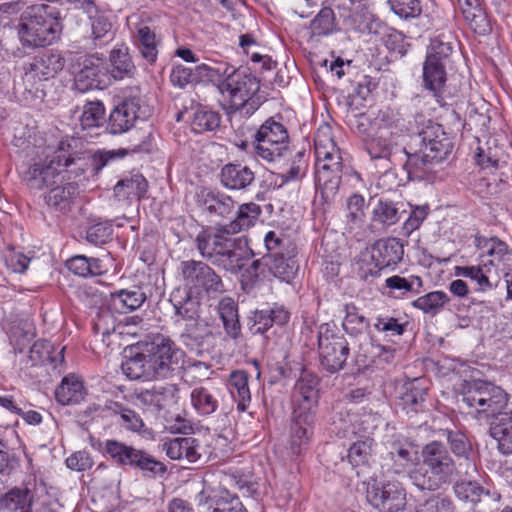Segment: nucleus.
<instances>
[{"instance_id": "obj_1", "label": "nucleus", "mask_w": 512, "mask_h": 512, "mask_svg": "<svg viewBox=\"0 0 512 512\" xmlns=\"http://www.w3.org/2000/svg\"><path fill=\"white\" fill-rule=\"evenodd\" d=\"M462 402L476 413L478 419L495 416L490 435L503 455L512 454V412L500 411L508 402L507 393L499 386L483 380L464 381L461 384Z\"/></svg>"}, {"instance_id": "obj_2", "label": "nucleus", "mask_w": 512, "mask_h": 512, "mask_svg": "<svg viewBox=\"0 0 512 512\" xmlns=\"http://www.w3.org/2000/svg\"><path fill=\"white\" fill-rule=\"evenodd\" d=\"M314 154L316 188L314 203L324 206L330 204L337 196L343 173H351L357 179L359 175L352 170L347 154L334 140L329 125L318 128L314 138Z\"/></svg>"}, {"instance_id": "obj_3", "label": "nucleus", "mask_w": 512, "mask_h": 512, "mask_svg": "<svg viewBox=\"0 0 512 512\" xmlns=\"http://www.w3.org/2000/svg\"><path fill=\"white\" fill-rule=\"evenodd\" d=\"M194 82H210L222 96L223 107L229 112L252 114L255 111L252 97L259 90L255 76L236 69L228 63L215 66L199 64L192 69Z\"/></svg>"}, {"instance_id": "obj_4", "label": "nucleus", "mask_w": 512, "mask_h": 512, "mask_svg": "<svg viewBox=\"0 0 512 512\" xmlns=\"http://www.w3.org/2000/svg\"><path fill=\"white\" fill-rule=\"evenodd\" d=\"M453 149L451 137L442 125L431 120L412 136L407 155L409 174L420 180L433 182L436 179L435 165L444 160Z\"/></svg>"}, {"instance_id": "obj_5", "label": "nucleus", "mask_w": 512, "mask_h": 512, "mask_svg": "<svg viewBox=\"0 0 512 512\" xmlns=\"http://www.w3.org/2000/svg\"><path fill=\"white\" fill-rule=\"evenodd\" d=\"M225 225L204 229L196 236L200 255L213 265L238 275L248 261L254 257L244 236H234Z\"/></svg>"}, {"instance_id": "obj_6", "label": "nucleus", "mask_w": 512, "mask_h": 512, "mask_svg": "<svg viewBox=\"0 0 512 512\" xmlns=\"http://www.w3.org/2000/svg\"><path fill=\"white\" fill-rule=\"evenodd\" d=\"M59 10L47 4H31L22 13L17 34L24 47L38 48L53 44L60 37Z\"/></svg>"}, {"instance_id": "obj_7", "label": "nucleus", "mask_w": 512, "mask_h": 512, "mask_svg": "<svg viewBox=\"0 0 512 512\" xmlns=\"http://www.w3.org/2000/svg\"><path fill=\"white\" fill-rule=\"evenodd\" d=\"M73 162L71 146L67 140H62L56 147L44 148L23 173V178L37 189L50 187L56 184V179Z\"/></svg>"}, {"instance_id": "obj_8", "label": "nucleus", "mask_w": 512, "mask_h": 512, "mask_svg": "<svg viewBox=\"0 0 512 512\" xmlns=\"http://www.w3.org/2000/svg\"><path fill=\"white\" fill-rule=\"evenodd\" d=\"M422 467L411 475L412 484L421 491H435L449 482L456 466L446 447L437 441L427 444L422 450Z\"/></svg>"}, {"instance_id": "obj_9", "label": "nucleus", "mask_w": 512, "mask_h": 512, "mask_svg": "<svg viewBox=\"0 0 512 512\" xmlns=\"http://www.w3.org/2000/svg\"><path fill=\"white\" fill-rule=\"evenodd\" d=\"M383 444L386 449L383 468H386L387 472L411 480V475L418 471L420 465L418 445L400 433L386 435Z\"/></svg>"}, {"instance_id": "obj_10", "label": "nucleus", "mask_w": 512, "mask_h": 512, "mask_svg": "<svg viewBox=\"0 0 512 512\" xmlns=\"http://www.w3.org/2000/svg\"><path fill=\"white\" fill-rule=\"evenodd\" d=\"M318 355L324 370H341L350 354L349 343L334 323H323L318 328Z\"/></svg>"}, {"instance_id": "obj_11", "label": "nucleus", "mask_w": 512, "mask_h": 512, "mask_svg": "<svg viewBox=\"0 0 512 512\" xmlns=\"http://www.w3.org/2000/svg\"><path fill=\"white\" fill-rule=\"evenodd\" d=\"M104 452L117 464L139 469L144 476L154 477L166 472V466L148 452L117 440H106Z\"/></svg>"}, {"instance_id": "obj_12", "label": "nucleus", "mask_w": 512, "mask_h": 512, "mask_svg": "<svg viewBox=\"0 0 512 512\" xmlns=\"http://www.w3.org/2000/svg\"><path fill=\"white\" fill-rule=\"evenodd\" d=\"M476 162L479 166V171L475 176L472 184V189L475 193L482 197L497 194L502 191L506 182L499 178V181L494 175V172L503 168L507 161L497 149L488 148L485 153L482 149L476 154Z\"/></svg>"}, {"instance_id": "obj_13", "label": "nucleus", "mask_w": 512, "mask_h": 512, "mask_svg": "<svg viewBox=\"0 0 512 512\" xmlns=\"http://www.w3.org/2000/svg\"><path fill=\"white\" fill-rule=\"evenodd\" d=\"M153 380L166 378L173 370L179 367L183 351L176 344L164 337H157L152 343L144 347Z\"/></svg>"}, {"instance_id": "obj_14", "label": "nucleus", "mask_w": 512, "mask_h": 512, "mask_svg": "<svg viewBox=\"0 0 512 512\" xmlns=\"http://www.w3.org/2000/svg\"><path fill=\"white\" fill-rule=\"evenodd\" d=\"M179 269L185 288L191 292L218 294L225 290L220 276L202 261H182Z\"/></svg>"}, {"instance_id": "obj_15", "label": "nucleus", "mask_w": 512, "mask_h": 512, "mask_svg": "<svg viewBox=\"0 0 512 512\" xmlns=\"http://www.w3.org/2000/svg\"><path fill=\"white\" fill-rule=\"evenodd\" d=\"M407 493L398 481L373 480L367 487V501L381 512H400L407 505Z\"/></svg>"}, {"instance_id": "obj_16", "label": "nucleus", "mask_w": 512, "mask_h": 512, "mask_svg": "<svg viewBox=\"0 0 512 512\" xmlns=\"http://www.w3.org/2000/svg\"><path fill=\"white\" fill-rule=\"evenodd\" d=\"M357 121V129L360 133L367 131V123L372 131L387 134L392 138H399L406 131L404 118L398 111L388 107L361 114Z\"/></svg>"}, {"instance_id": "obj_17", "label": "nucleus", "mask_w": 512, "mask_h": 512, "mask_svg": "<svg viewBox=\"0 0 512 512\" xmlns=\"http://www.w3.org/2000/svg\"><path fill=\"white\" fill-rule=\"evenodd\" d=\"M319 386V378L315 374L304 370L296 380L292 390V413L317 415Z\"/></svg>"}, {"instance_id": "obj_18", "label": "nucleus", "mask_w": 512, "mask_h": 512, "mask_svg": "<svg viewBox=\"0 0 512 512\" xmlns=\"http://www.w3.org/2000/svg\"><path fill=\"white\" fill-rule=\"evenodd\" d=\"M382 423L380 414L371 410L362 409V412L356 410H347L340 412L338 419L334 421L337 434L341 437L352 435H369Z\"/></svg>"}, {"instance_id": "obj_19", "label": "nucleus", "mask_w": 512, "mask_h": 512, "mask_svg": "<svg viewBox=\"0 0 512 512\" xmlns=\"http://www.w3.org/2000/svg\"><path fill=\"white\" fill-rule=\"evenodd\" d=\"M75 4L88 15L91 26L90 38L95 46H102L113 40L115 30L110 15L99 8L96 0H75Z\"/></svg>"}, {"instance_id": "obj_20", "label": "nucleus", "mask_w": 512, "mask_h": 512, "mask_svg": "<svg viewBox=\"0 0 512 512\" xmlns=\"http://www.w3.org/2000/svg\"><path fill=\"white\" fill-rule=\"evenodd\" d=\"M65 65L64 58L57 51L48 50L36 55L25 65L24 81L34 86L53 78Z\"/></svg>"}, {"instance_id": "obj_21", "label": "nucleus", "mask_w": 512, "mask_h": 512, "mask_svg": "<svg viewBox=\"0 0 512 512\" xmlns=\"http://www.w3.org/2000/svg\"><path fill=\"white\" fill-rule=\"evenodd\" d=\"M476 246L480 251L479 260L491 270L504 273L512 267V251L504 241L496 237H479Z\"/></svg>"}, {"instance_id": "obj_22", "label": "nucleus", "mask_w": 512, "mask_h": 512, "mask_svg": "<svg viewBox=\"0 0 512 512\" xmlns=\"http://www.w3.org/2000/svg\"><path fill=\"white\" fill-rule=\"evenodd\" d=\"M316 415L292 413L289 450L292 456L304 455L314 435Z\"/></svg>"}, {"instance_id": "obj_23", "label": "nucleus", "mask_w": 512, "mask_h": 512, "mask_svg": "<svg viewBox=\"0 0 512 512\" xmlns=\"http://www.w3.org/2000/svg\"><path fill=\"white\" fill-rule=\"evenodd\" d=\"M140 118L138 98H126L117 104L110 113L108 129L112 134H122L130 130Z\"/></svg>"}, {"instance_id": "obj_24", "label": "nucleus", "mask_w": 512, "mask_h": 512, "mask_svg": "<svg viewBox=\"0 0 512 512\" xmlns=\"http://www.w3.org/2000/svg\"><path fill=\"white\" fill-rule=\"evenodd\" d=\"M162 450L169 459L188 463H195L202 456L199 440L194 437L165 438L162 440Z\"/></svg>"}, {"instance_id": "obj_25", "label": "nucleus", "mask_w": 512, "mask_h": 512, "mask_svg": "<svg viewBox=\"0 0 512 512\" xmlns=\"http://www.w3.org/2000/svg\"><path fill=\"white\" fill-rule=\"evenodd\" d=\"M198 505L206 507L209 512H247L239 497L226 489L202 491L197 496Z\"/></svg>"}, {"instance_id": "obj_26", "label": "nucleus", "mask_w": 512, "mask_h": 512, "mask_svg": "<svg viewBox=\"0 0 512 512\" xmlns=\"http://www.w3.org/2000/svg\"><path fill=\"white\" fill-rule=\"evenodd\" d=\"M104 70L100 58L94 56L85 58L82 68L75 76V88L82 93L101 88L106 76Z\"/></svg>"}, {"instance_id": "obj_27", "label": "nucleus", "mask_w": 512, "mask_h": 512, "mask_svg": "<svg viewBox=\"0 0 512 512\" xmlns=\"http://www.w3.org/2000/svg\"><path fill=\"white\" fill-rule=\"evenodd\" d=\"M404 255L403 245L397 238L381 239L372 248V260L379 269H394Z\"/></svg>"}, {"instance_id": "obj_28", "label": "nucleus", "mask_w": 512, "mask_h": 512, "mask_svg": "<svg viewBox=\"0 0 512 512\" xmlns=\"http://www.w3.org/2000/svg\"><path fill=\"white\" fill-rule=\"evenodd\" d=\"M254 181V171L242 163H228L221 168L220 183L228 190H246Z\"/></svg>"}, {"instance_id": "obj_29", "label": "nucleus", "mask_w": 512, "mask_h": 512, "mask_svg": "<svg viewBox=\"0 0 512 512\" xmlns=\"http://www.w3.org/2000/svg\"><path fill=\"white\" fill-rule=\"evenodd\" d=\"M178 388L174 384L154 385L150 389L141 391L138 398L147 407L161 411L177 403Z\"/></svg>"}, {"instance_id": "obj_30", "label": "nucleus", "mask_w": 512, "mask_h": 512, "mask_svg": "<svg viewBox=\"0 0 512 512\" xmlns=\"http://www.w3.org/2000/svg\"><path fill=\"white\" fill-rule=\"evenodd\" d=\"M190 403L198 416H210L219 408V391L213 387L195 386L190 392Z\"/></svg>"}, {"instance_id": "obj_31", "label": "nucleus", "mask_w": 512, "mask_h": 512, "mask_svg": "<svg viewBox=\"0 0 512 512\" xmlns=\"http://www.w3.org/2000/svg\"><path fill=\"white\" fill-rule=\"evenodd\" d=\"M198 203L203 210L221 217L228 216L235 207L231 196L210 189H202L198 193Z\"/></svg>"}, {"instance_id": "obj_32", "label": "nucleus", "mask_w": 512, "mask_h": 512, "mask_svg": "<svg viewBox=\"0 0 512 512\" xmlns=\"http://www.w3.org/2000/svg\"><path fill=\"white\" fill-rule=\"evenodd\" d=\"M446 82L445 65L440 62H433L432 59L425 60L423 64L424 87L433 93V97L439 106L444 105L441 96L442 89Z\"/></svg>"}, {"instance_id": "obj_33", "label": "nucleus", "mask_w": 512, "mask_h": 512, "mask_svg": "<svg viewBox=\"0 0 512 512\" xmlns=\"http://www.w3.org/2000/svg\"><path fill=\"white\" fill-rule=\"evenodd\" d=\"M86 395L82 379L75 374L65 376L55 390V398L61 405L78 404Z\"/></svg>"}, {"instance_id": "obj_34", "label": "nucleus", "mask_w": 512, "mask_h": 512, "mask_svg": "<svg viewBox=\"0 0 512 512\" xmlns=\"http://www.w3.org/2000/svg\"><path fill=\"white\" fill-rule=\"evenodd\" d=\"M227 386L231 397L237 404V410L240 412L247 411L251 403L248 373L244 370L232 371Z\"/></svg>"}, {"instance_id": "obj_35", "label": "nucleus", "mask_w": 512, "mask_h": 512, "mask_svg": "<svg viewBox=\"0 0 512 512\" xmlns=\"http://www.w3.org/2000/svg\"><path fill=\"white\" fill-rule=\"evenodd\" d=\"M268 271L282 282L290 283L297 275L299 266L294 256L275 253L264 258Z\"/></svg>"}, {"instance_id": "obj_36", "label": "nucleus", "mask_w": 512, "mask_h": 512, "mask_svg": "<svg viewBox=\"0 0 512 512\" xmlns=\"http://www.w3.org/2000/svg\"><path fill=\"white\" fill-rule=\"evenodd\" d=\"M148 189V182L141 174H132L119 180L114 187V193L119 199H126L130 202L139 201L145 196Z\"/></svg>"}, {"instance_id": "obj_37", "label": "nucleus", "mask_w": 512, "mask_h": 512, "mask_svg": "<svg viewBox=\"0 0 512 512\" xmlns=\"http://www.w3.org/2000/svg\"><path fill=\"white\" fill-rule=\"evenodd\" d=\"M366 202L365 198L359 194L354 193L346 200L344 208V224L348 232H353L362 228L365 222Z\"/></svg>"}, {"instance_id": "obj_38", "label": "nucleus", "mask_w": 512, "mask_h": 512, "mask_svg": "<svg viewBox=\"0 0 512 512\" xmlns=\"http://www.w3.org/2000/svg\"><path fill=\"white\" fill-rule=\"evenodd\" d=\"M122 372L130 380H153L152 372L145 355L144 348L141 351L130 352V355L126 357V360L121 365Z\"/></svg>"}, {"instance_id": "obj_39", "label": "nucleus", "mask_w": 512, "mask_h": 512, "mask_svg": "<svg viewBox=\"0 0 512 512\" xmlns=\"http://www.w3.org/2000/svg\"><path fill=\"white\" fill-rule=\"evenodd\" d=\"M67 269L79 277H95L107 271L102 260L84 255H76L66 261Z\"/></svg>"}, {"instance_id": "obj_40", "label": "nucleus", "mask_w": 512, "mask_h": 512, "mask_svg": "<svg viewBox=\"0 0 512 512\" xmlns=\"http://www.w3.org/2000/svg\"><path fill=\"white\" fill-rule=\"evenodd\" d=\"M170 302L176 316L188 320H193L198 316L199 302L186 288L174 289L170 294Z\"/></svg>"}, {"instance_id": "obj_41", "label": "nucleus", "mask_w": 512, "mask_h": 512, "mask_svg": "<svg viewBox=\"0 0 512 512\" xmlns=\"http://www.w3.org/2000/svg\"><path fill=\"white\" fill-rule=\"evenodd\" d=\"M365 140V149L373 160H388L392 154L398 138H392L387 134L372 131Z\"/></svg>"}, {"instance_id": "obj_42", "label": "nucleus", "mask_w": 512, "mask_h": 512, "mask_svg": "<svg viewBox=\"0 0 512 512\" xmlns=\"http://www.w3.org/2000/svg\"><path fill=\"white\" fill-rule=\"evenodd\" d=\"M109 73L115 80H122L129 77L133 70L134 64L129 55V49L125 45L115 47L109 57Z\"/></svg>"}, {"instance_id": "obj_43", "label": "nucleus", "mask_w": 512, "mask_h": 512, "mask_svg": "<svg viewBox=\"0 0 512 512\" xmlns=\"http://www.w3.org/2000/svg\"><path fill=\"white\" fill-rule=\"evenodd\" d=\"M33 496L27 488H13L0 497V512H21L32 506Z\"/></svg>"}, {"instance_id": "obj_44", "label": "nucleus", "mask_w": 512, "mask_h": 512, "mask_svg": "<svg viewBox=\"0 0 512 512\" xmlns=\"http://www.w3.org/2000/svg\"><path fill=\"white\" fill-rule=\"evenodd\" d=\"M218 313L223 322L227 335L233 339L238 338L241 327L238 319V309L235 301L230 297H224L218 304Z\"/></svg>"}, {"instance_id": "obj_45", "label": "nucleus", "mask_w": 512, "mask_h": 512, "mask_svg": "<svg viewBox=\"0 0 512 512\" xmlns=\"http://www.w3.org/2000/svg\"><path fill=\"white\" fill-rule=\"evenodd\" d=\"M427 389L416 380L405 386V392L400 396L399 405L407 414L423 410Z\"/></svg>"}, {"instance_id": "obj_46", "label": "nucleus", "mask_w": 512, "mask_h": 512, "mask_svg": "<svg viewBox=\"0 0 512 512\" xmlns=\"http://www.w3.org/2000/svg\"><path fill=\"white\" fill-rule=\"evenodd\" d=\"M260 214L261 208L258 204L253 202L244 203L238 207L235 219L225 226L229 228L230 232L237 234L252 227Z\"/></svg>"}, {"instance_id": "obj_47", "label": "nucleus", "mask_w": 512, "mask_h": 512, "mask_svg": "<svg viewBox=\"0 0 512 512\" xmlns=\"http://www.w3.org/2000/svg\"><path fill=\"white\" fill-rule=\"evenodd\" d=\"M489 273H491V269L488 268L482 260H479L478 265L455 266L453 268L454 276L465 277L475 281L479 287L478 290L480 291L493 289V285L488 277Z\"/></svg>"}, {"instance_id": "obj_48", "label": "nucleus", "mask_w": 512, "mask_h": 512, "mask_svg": "<svg viewBox=\"0 0 512 512\" xmlns=\"http://www.w3.org/2000/svg\"><path fill=\"white\" fill-rule=\"evenodd\" d=\"M113 308L123 314L138 309L146 297L140 289L120 290L111 295Z\"/></svg>"}, {"instance_id": "obj_49", "label": "nucleus", "mask_w": 512, "mask_h": 512, "mask_svg": "<svg viewBox=\"0 0 512 512\" xmlns=\"http://www.w3.org/2000/svg\"><path fill=\"white\" fill-rule=\"evenodd\" d=\"M190 118L192 130L196 133L213 131L217 129L221 120L218 112L210 109L207 106L201 105L193 110Z\"/></svg>"}, {"instance_id": "obj_50", "label": "nucleus", "mask_w": 512, "mask_h": 512, "mask_svg": "<svg viewBox=\"0 0 512 512\" xmlns=\"http://www.w3.org/2000/svg\"><path fill=\"white\" fill-rule=\"evenodd\" d=\"M345 316L342 321L344 331L351 336L363 334L370 327L369 320L353 303L344 305Z\"/></svg>"}, {"instance_id": "obj_51", "label": "nucleus", "mask_w": 512, "mask_h": 512, "mask_svg": "<svg viewBox=\"0 0 512 512\" xmlns=\"http://www.w3.org/2000/svg\"><path fill=\"white\" fill-rule=\"evenodd\" d=\"M253 145L255 154L267 162H274L284 157L289 147V145L257 136H254Z\"/></svg>"}, {"instance_id": "obj_52", "label": "nucleus", "mask_w": 512, "mask_h": 512, "mask_svg": "<svg viewBox=\"0 0 512 512\" xmlns=\"http://www.w3.org/2000/svg\"><path fill=\"white\" fill-rule=\"evenodd\" d=\"M401 218L397 204L389 200H379L373 209L372 221L383 228L396 224Z\"/></svg>"}, {"instance_id": "obj_53", "label": "nucleus", "mask_w": 512, "mask_h": 512, "mask_svg": "<svg viewBox=\"0 0 512 512\" xmlns=\"http://www.w3.org/2000/svg\"><path fill=\"white\" fill-rule=\"evenodd\" d=\"M423 286V281L419 276L411 275L407 278L399 275H393L385 280V287L391 292L398 291L397 298L404 297L407 293H419Z\"/></svg>"}, {"instance_id": "obj_54", "label": "nucleus", "mask_w": 512, "mask_h": 512, "mask_svg": "<svg viewBox=\"0 0 512 512\" xmlns=\"http://www.w3.org/2000/svg\"><path fill=\"white\" fill-rule=\"evenodd\" d=\"M448 302L449 297L445 292L432 291L415 299L412 306L426 314L435 315Z\"/></svg>"}, {"instance_id": "obj_55", "label": "nucleus", "mask_w": 512, "mask_h": 512, "mask_svg": "<svg viewBox=\"0 0 512 512\" xmlns=\"http://www.w3.org/2000/svg\"><path fill=\"white\" fill-rule=\"evenodd\" d=\"M250 261L242 268L238 273L241 277V285L243 289L249 292L251 289L256 287L260 282L265 279V261L253 260L249 265Z\"/></svg>"}, {"instance_id": "obj_56", "label": "nucleus", "mask_w": 512, "mask_h": 512, "mask_svg": "<svg viewBox=\"0 0 512 512\" xmlns=\"http://www.w3.org/2000/svg\"><path fill=\"white\" fill-rule=\"evenodd\" d=\"M76 186L73 183H67L63 186H56L45 195L44 200L48 206L57 209H65L76 193Z\"/></svg>"}, {"instance_id": "obj_57", "label": "nucleus", "mask_w": 512, "mask_h": 512, "mask_svg": "<svg viewBox=\"0 0 512 512\" xmlns=\"http://www.w3.org/2000/svg\"><path fill=\"white\" fill-rule=\"evenodd\" d=\"M137 38L142 56L147 61L154 62L158 55V43L155 33L150 29V27L143 25L137 30Z\"/></svg>"}, {"instance_id": "obj_58", "label": "nucleus", "mask_w": 512, "mask_h": 512, "mask_svg": "<svg viewBox=\"0 0 512 512\" xmlns=\"http://www.w3.org/2000/svg\"><path fill=\"white\" fill-rule=\"evenodd\" d=\"M259 138H268L281 144L289 145V135L286 127L275 121L273 118L266 120L256 131L255 135Z\"/></svg>"}, {"instance_id": "obj_59", "label": "nucleus", "mask_w": 512, "mask_h": 512, "mask_svg": "<svg viewBox=\"0 0 512 512\" xmlns=\"http://www.w3.org/2000/svg\"><path fill=\"white\" fill-rule=\"evenodd\" d=\"M53 345L47 340H37L30 347L27 356V364L30 366H42L48 362L54 361L52 357Z\"/></svg>"}, {"instance_id": "obj_60", "label": "nucleus", "mask_w": 512, "mask_h": 512, "mask_svg": "<svg viewBox=\"0 0 512 512\" xmlns=\"http://www.w3.org/2000/svg\"><path fill=\"white\" fill-rule=\"evenodd\" d=\"M373 439L366 437L355 442L349 449L348 459L352 466L358 467L369 463L373 453Z\"/></svg>"}, {"instance_id": "obj_61", "label": "nucleus", "mask_w": 512, "mask_h": 512, "mask_svg": "<svg viewBox=\"0 0 512 512\" xmlns=\"http://www.w3.org/2000/svg\"><path fill=\"white\" fill-rule=\"evenodd\" d=\"M104 105L99 102H89L83 107L82 114L79 118L82 129H90L98 127L104 120Z\"/></svg>"}, {"instance_id": "obj_62", "label": "nucleus", "mask_w": 512, "mask_h": 512, "mask_svg": "<svg viewBox=\"0 0 512 512\" xmlns=\"http://www.w3.org/2000/svg\"><path fill=\"white\" fill-rule=\"evenodd\" d=\"M311 31L317 36H326L335 28V16L330 7L322 8L311 22Z\"/></svg>"}, {"instance_id": "obj_63", "label": "nucleus", "mask_w": 512, "mask_h": 512, "mask_svg": "<svg viewBox=\"0 0 512 512\" xmlns=\"http://www.w3.org/2000/svg\"><path fill=\"white\" fill-rule=\"evenodd\" d=\"M466 23L473 32L484 36L490 33L491 24L483 6L463 16Z\"/></svg>"}, {"instance_id": "obj_64", "label": "nucleus", "mask_w": 512, "mask_h": 512, "mask_svg": "<svg viewBox=\"0 0 512 512\" xmlns=\"http://www.w3.org/2000/svg\"><path fill=\"white\" fill-rule=\"evenodd\" d=\"M452 500L442 494H437L419 504L415 512H454Z\"/></svg>"}]
</instances>
